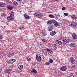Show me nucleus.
I'll list each match as a JSON object with an SVG mask.
<instances>
[{
  "label": "nucleus",
  "mask_w": 77,
  "mask_h": 77,
  "mask_svg": "<svg viewBox=\"0 0 77 77\" xmlns=\"http://www.w3.org/2000/svg\"><path fill=\"white\" fill-rule=\"evenodd\" d=\"M51 21L52 23H53L54 25L56 26V27H59L60 26V23H57L56 20L53 19L51 20Z\"/></svg>",
  "instance_id": "1"
},
{
  "label": "nucleus",
  "mask_w": 77,
  "mask_h": 77,
  "mask_svg": "<svg viewBox=\"0 0 77 77\" xmlns=\"http://www.w3.org/2000/svg\"><path fill=\"white\" fill-rule=\"evenodd\" d=\"M34 15L35 17L39 18H41L42 17L41 13H39L35 12L34 13Z\"/></svg>",
  "instance_id": "2"
},
{
  "label": "nucleus",
  "mask_w": 77,
  "mask_h": 77,
  "mask_svg": "<svg viewBox=\"0 0 77 77\" xmlns=\"http://www.w3.org/2000/svg\"><path fill=\"white\" fill-rule=\"evenodd\" d=\"M36 58L37 60V61H38V62H41V61L42 58L41 57V55L39 54H37Z\"/></svg>",
  "instance_id": "3"
},
{
  "label": "nucleus",
  "mask_w": 77,
  "mask_h": 77,
  "mask_svg": "<svg viewBox=\"0 0 77 77\" xmlns=\"http://www.w3.org/2000/svg\"><path fill=\"white\" fill-rule=\"evenodd\" d=\"M16 61V60L15 59H10V60H9L8 62L7 63H9V64H12V63H14L15 61Z\"/></svg>",
  "instance_id": "4"
},
{
  "label": "nucleus",
  "mask_w": 77,
  "mask_h": 77,
  "mask_svg": "<svg viewBox=\"0 0 77 77\" xmlns=\"http://www.w3.org/2000/svg\"><path fill=\"white\" fill-rule=\"evenodd\" d=\"M67 68L66 66H63L60 68V70H61L62 71H65L66 70Z\"/></svg>",
  "instance_id": "5"
},
{
  "label": "nucleus",
  "mask_w": 77,
  "mask_h": 77,
  "mask_svg": "<svg viewBox=\"0 0 77 77\" xmlns=\"http://www.w3.org/2000/svg\"><path fill=\"white\" fill-rule=\"evenodd\" d=\"M7 19L8 21H12L14 20V17L12 16H8Z\"/></svg>",
  "instance_id": "6"
},
{
  "label": "nucleus",
  "mask_w": 77,
  "mask_h": 77,
  "mask_svg": "<svg viewBox=\"0 0 77 77\" xmlns=\"http://www.w3.org/2000/svg\"><path fill=\"white\" fill-rule=\"evenodd\" d=\"M7 8L9 11H12L14 9V7L11 5H9L7 6Z\"/></svg>",
  "instance_id": "7"
},
{
  "label": "nucleus",
  "mask_w": 77,
  "mask_h": 77,
  "mask_svg": "<svg viewBox=\"0 0 77 77\" xmlns=\"http://www.w3.org/2000/svg\"><path fill=\"white\" fill-rule=\"evenodd\" d=\"M56 32H55V31H53L51 32L50 34L51 36H54V35H56Z\"/></svg>",
  "instance_id": "8"
},
{
  "label": "nucleus",
  "mask_w": 77,
  "mask_h": 77,
  "mask_svg": "<svg viewBox=\"0 0 77 77\" xmlns=\"http://www.w3.org/2000/svg\"><path fill=\"white\" fill-rule=\"evenodd\" d=\"M72 36L73 39H77V35L75 33H73L72 35Z\"/></svg>",
  "instance_id": "9"
},
{
  "label": "nucleus",
  "mask_w": 77,
  "mask_h": 77,
  "mask_svg": "<svg viewBox=\"0 0 77 77\" xmlns=\"http://www.w3.org/2000/svg\"><path fill=\"white\" fill-rule=\"evenodd\" d=\"M42 53L44 54L45 55H47V54H48V53H47V52L46 49H44L42 51Z\"/></svg>",
  "instance_id": "10"
},
{
  "label": "nucleus",
  "mask_w": 77,
  "mask_h": 77,
  "mask_svg": "<svg viewBox=\"0 0 77 77\" xmlns=\"http://www.w3.org/2000/svg\"><path fill=\"white\" fill-rule=\"evenodd\" d=\"M71 62L72 64H74L75 63V60L74 58L72 57L70 58Z\"/></svg>",
  "instance_id": "11"
},
{
  "label": "nucleus",
  "mask_w": 77,
  "mask_h": 77,
  "mask_svg": "<svg viewBox=\"0 0 77 77\" xmlns=\"http://www.w3.org/2000/svg\"><path fill=\"white\" fill-rule=\"evenodd\" d=\"M56 43L57 44H59V45H62V42L58 40H56Z\"/></svg>",
  "instance_id": "12"
},
{
  "label": "nucleus",
  "mask_w": 77,
  "mask_h": 77,
  "mask_svg": "<svg viewBox=\"0 0 77 77\" xmlns=\"http://www.w3.org/2000/svg\"><path fill=\"white\" fill-rule=\"evenodd\" d=\"M24 17L26 20H29V19H30V17H29L28 15L25 14Z\"/></svg>",
  "instance_id": "13"
},
{
  "label": "nucleus",
  "mask_w": 77,
  "mask_h": 77,
  "mask_svg": "<svg viewBox=\"0 0 77 77\" xmlns=\"http://www.w3.org/2000/svg\"><path fill=\"white\" fill-rule=\"evenodd\" d=\"M62 41H63L64 42H65V43L67 42V39L66 38L64 37L62 40Z\"/></svg>",
  "instance_id": "14"
},
{
  "label": "nucleus",
  "mask_w": 77,
  "mask_h": 77,
  "mask_svg": "<svg viewBox=\"0 0 77 77\" xmlns=\"http://www.w3.org/2000/svg\"><path fill=\"white\" fill-rule=\"evenodd\" d=\"M12 71V70L11 69H7L6 70V72H7V73H9L10 72H11Z\"/></svg>",
  "instance_id": "15"
},
{
  "label": "nucleus",
  "mask_w": 77,
  "mask_h": 77,
  "mask_svg": "<svg viewBox=\"0 0 77 77\" xmlns=\"http://www.w3.org/2000/svg\"><path fill=\"white\" fill-rule=\"evenodd\" d=\"M13 53L9 54L8 57L10 59H12V56L13 55Z\"/></svg>",
  "instance_id": "16"
},
{
  "label": "nucleus",
  "mask_w": 77,
  "mask_h": 77,
  "mask_svg": "<svg viewBox=\"0 0 77 77\" xmlns=\"http://www.w3.org/2000/svg\"><path fill=\"white\" fill-rule=\"evenodd\" d=\"M18 2L15 1H14L13 3V5H14V6H17V5H18Z\"/></svg>",
  "instance_id": "17"
},
{
  "label": "nucleus",
  "mask_w": 77,
  "mask_h": 77,
  "mask_svg": "<svg viewBox=\"0 0 77 77\" xmlns=\"http://www.w3.org/2000/svg\"><path fill=\"white\" fill-rule=\"evenodd\" d=\"M23 65H20L18 67V68L20 70H21V69H23Z\"/></svg>",
  "instance_id": "18"
},
{
  "label": "nucleus",
  "mask_w": 77,
  "mask_h": 77,
  "mask_svg": "<svg viewBox=\"0 0 77 77\" xmlns=\"http://www.w3.org/2000/svg\"><path fill=\"white\" fill-rule=\"evenodd\" d=\"M31 72L35 73V74H36L37 73V71L36 70L34 69H32V70L31 71Z\"/></svg>",
  "instance_id": "19"
},
{
  "label": "nucleus",
  "mask_w": 77,
  "mask_h": 77,
  "mask_svg": "<svg viewBox=\"0 0 77 77\" xmlns=\"http://www.w3.org/2000/svg\"><path fill=\"white\" fill-rule=\"evenodd\" d=\"M77 16L75 15H72L71 16V18L73 20H75V19H76V18Z\"/></svg>",
  "instance_id": "20"
},
{
  "label": "nucleus",
  "mask_w": 77,
  "mask_h": 77,
  "mask_svg": "<svg viewBox=\"0 0 77 77\" xmlns=\"http://www.w3.org/2000/svg\"><path fill=\"white\" fill-rule=\"evenodd\" d=\"M74 77V74L73 73H71L69 76V77Z\"/></svg>",
  "instance_id": "21"
},
{
  "label": "nucleus",
  "mask_w": 77,
  "mask_h": 77,
  "mask_svg": "<svg viewBox=\"0 0 77 77\" xmlns=\"http://www.w3.org/2000/svg\"><path fill=\"white\" fill-rule=\"evenodd\" d=\"M71 25L72 26V27H75V26H76V25L75 24V22H72L71 24Z\"/></svg>",
  "instance_id": "22"
},
{
  "label": "nucleus",
  "mask_w": 77,
  "mask_h": 77,
  "mask_svg": "<svg viewBox=\"0 0 77 77\" xmlns=\"http://www.w3.org/2000/svg\"><path fill=\"white\" fill-rule=\"evenodd\" d=\"M5 6V4H3V3L0 2V7H4Z\"/></svg>",
  "instance_id": "23"
},
{
  "label": "nucleus",
  "mask_w": 77,
  "mask_h": 77,
  "mask_svg": "<svg viewBox=\"0 0 77 77\" xmlns=\"http://www.w3.org/2000/svg\"><path fill=\"white\" fill-rule=\"evenodd\" d=\"M27 59L28 61H29V62H31V61L32 60L31 59V57H28Z\"/></svg>",
  "instance_id": "24"
},
{
  "label": "nucleus",
  "mask_w": 77,
  "mask_h": 77,
  "mask_svg": "<svg viewBox=\"0 0 77 77\" xmlns=\"http://www.w3.org/2000/svg\"><path fill=\"white\" fill-rule=\"evenodd\" d=\"M52 27H49L48 29V30L49 31H51L52 30Z\"/></svg>",
  "instance_id": "25"
},
{
  "label": "nucleus",
  "mask_w": 77,
  "mask_h": 77,
  "mask_svg": "<svg viewBox=\"0 0 77 77\" xmlns=\"http://www.w3.org/2000/svg\"><path fill=\"white\" fill-rule=\"evenodd\" d=\"M47 52H48L49 53H51V50L50 49H46Z\"/></svg>",
  "instance_id": "26"
},
{
  "label": "nucleus",
  "mask_w": 77,
  "mask_h": 77,
  "mask_svg": "<svg viewBox=\"0 0 77 77\" xmlns=\"http://www.w3.org/2000/svg\"><path fill=\"white\" fill-rule=\"evenodd\" d=\"M1 16V17H5L6 16V15H5V14L3 13H2V14Z\"/></svg>",
  "instance_id": "27"
},
{
  "label": "nucleus",
  "mask_w": 77,
  "mask_h": 77,
  "mask_svg": "<svg viewBox=\"0 0 77 77\" xmlns=\"http://www.w3.org/2000/svg\"><path fill=\"white\" fill-rule=\"evenodd\" d=\"M70 47H74V43H72L70 44Z\"/></svg>",
  "instance_id": "28"
},
{
  "label": "nucleus",
  "mask_w": 77,
  "mask_h": 77,
  "mask_svg": "<svg viewBox=\"0 0 77 77\" xmlns=\"http://www.w3.org/2000/svg\"><path fill=\"white\" fill-rule=\"evenodd\" d=\"M49 17L50 18H54V16L52 14H49Z\"/></svg>",
  "instance_id": "29"
},
{
  "label": "nucleus",
  "mask_w": 77,
  "mask_h": 77,
  "mask_svg": "<svg viewBox=\"0 0 77 77\" xmlns=\"http://www.w3.org/2000/svg\"><path fill=\"white\" fill-rule=\"evenodd\" d=\"M14 14L13 12H11L10 14V17H14Z\"/></svg>",
  "instance_id": "30"
},
{
  "label": "nucleus",
  "mask_w": 77,
  "mask_h": 77,
  "mask_svg": "<svg viewBox=\"0 0 77 77\" xmlns=\"http://www.w3.org/2000/svg\"><path fill=\"white\" fill-rule=\"evenodd\" d=\"M47 23L48 24H51V20H49L47 22Z\"/></svg>",
  "instance_id": "31"
},
{
  "label": "nucleus",
  "mask_w": 77,
  "mask_h": 77,
  "mask_svg": "<svg viewBox=\"0 0 77 77\" xmlns=\"http://www.w3.org/2000/svg\"><path fill=\"white\" fill-rule=\"evenodd\" d=\"M53 47H55V48H57V44H54L53 45Z\"/></svg>",
  "instance_id": "32"
},
{
  "label": "nucleus",
  "mask_w": 77,
  "mask_h": 77,
  "mask_svg": "<svg viewBox=\"0 0 77 77\" xmlns=\"http://www.w3.org/2000/svg\"><path fill=\"white\" fill-rule=\"evenodd\" d=\"M49 62H50L51 63H52L53 62V60H52V59H51L49 60Z\"/></svg>",
  "instance_id": "33"
},
{
  "label": "nucleus",
  "mask_w": 77,
  "mask_h": 77,
  "mask_svg": "<svg viewBox=\"0 0 77 77\" xmlns=\"http://www.w3.org/2000/svg\"><path fill=\"white\" fill-rule=\"evenodd\" d=\"M42 41L44 43L46 42V40L45 39H42Z\"/></svg>",
  "instance_id": "34"
},
{
  "label": "nucleus",
  "mask_w": 77,
  "mask_h": 77,
  "mask_svg": "<svg viewBox=\"0 0 77 77\" xmlns=\"http://www.w3.org/2000/svg\"><path fill=\"white\" fill-rule=\"evenodd\" d=\"M43 35L44 36H45V35L47 34V33L46 32L44 31V32H43Z\"/></svg>",
  "instance_id": "35"
},
{
  "label": "nucleus",
  "mask_w": 77,
  "mask_h": 77,
  "mask_svg": "<svg viewBox=\"0 0 77 77\" xmlns=\"http://www.w3.org/2000/svg\"><path fill=\"white\" fill-rule=\"evenodd\" d=\"M64 15L65 16H68V14L67 13H64Z\"/></svg>",
  "instance_id": "36"
},
{
  "label": "nucleus",
  "mask_w": 77,
  "mask_h": 77,
  "mask_svg": "<svg viewBox=\"0 0 77 77\" xmlns=\"http://www.w3.org/2000/svg\"><path fill=\"white\" fill-rule=\"evenodd\" d=\"M66 8L65 7H63L62 8V11H64V10H65Z\"/></svg>",
  "instance_id": "37"
},
{
  "label": "nucleus",
  "mask_w": 77,
  "mask_h": 77,
  "mask_svg": "<svg viewBox=\"0 0 77 77\" xmlns=\"http://www.w3.org/2000/svg\"><path fill=\"white\" fill-rule=\"evenodd\" d=\"M50 64L48 62H47L45 63V65H49V64Z\"/></svg>",
  "instance_id": "38"
},
{
  "label": "nucleus",
  "mask_w": 77,
  "mask_h": 77,
  "mask_svg": "<svg viewBox=\"0 0 77 77\" xmlns=\"http://www.w3.org/2000/svg\"><path fill=\"white\" fill-rule=\"evenodd\" d=\"M23 28H24V27L23 26V27H21L19 29L20 30H22V29H23Z\"/></svg>",
  "instance_id": "39"
},
{
  "label": "nucleus",
  "mask_w": 77,
  "mask_h": 77,
  "mask_svg": "<svg viewBox=\"0 0 77 77\" xmlns=\"http://www.w3.org/2000/svg\"><path fill=\"white\" fill-rule=\"evenodd\" d=\"M2 38H3V37H2V35L0 34V39H2Z\"/></svg>",
  "instance_id": "40"
},
{
  "label": "nucleus",
  "mask_w": 77,
  "mask_h": 77,
  "mask_svg": "<svg viewBox=\"0 0 77 77\" xmlns=\"http://www.w3.org/2000/svg\"><path fill=\"white\" fill-rule=\"evenodd\" d=\"M75 66L74 65H73L72 66V68H75Z\"/></svg>",
  "instance_id": "41"
},
{
  "label": "nucleus",
  "mask_w": 77,
  "mask_h": 77,
  "mask_svg": "<svg viewBox=\"0 0 77 77\" xmlns=\"http://www.w3.org/2000/svg\"><path fill=\"white\" fill-rule=\"evenodd\" d=\"M54 73H55V74H57V71H54Z\"/></svg>",
  "instance_id": "42"
},
{
  "label": "nucleus",
  "mask_w": 77,
  "mask_h": 77,
  "mask_svg": "<svg viewBox=\"0 0 77 77\" xmlns=\"http://www.w3.org/2000/svg\"><path fill=\"white\" fill-rule=\"evenodd\" d=\"M17 0L18 2H21V1H22V0Z\"/></svg>",
  "instance_id": "43"
},
{
  "label": "nucleus",
  "mask_w": 77,
  "mask_h": 77,
  "mask_svg": "<svg viewBox=\"0 0 77 77\" xmlns=\"http://www.w3.org/2000/svg\"><path fill=\"white\" fill-rule=\"evenodd\" d=\"M57 16H58V17H60V15H57Z\"/></svg>",
  "instance_id": "44"
},
{
  "label": "nucleus",
  "mask_w": 77,
  "mask_h": 77,
  "mask_svg": "<svg viewBox=\"0 0 77 77\" xmlns=\"http://www.w3.org/2000/svg\"><path fill=\"white\" fill-rule=\"evenodd\" d=\"M1 71H2V69H0V72H1Z\"/></svg>",
  "instance_id": "45"
}]
</instances>
